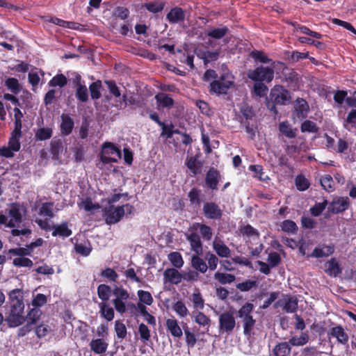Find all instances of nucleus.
<instances>
[{
	"mask_svg": "<svg viewBox=\"0 0 356 356\" xmlns=\"http://www.w3.org/2000/svg\"><path fill=\"white\" fill-rule=\"evenodd\" d=\"M24 293L20 289H15L8 293V301L6 305V316L5 321L8 327H16L22 325L26 318L24 310Z\"/></svg>",
	"mask_w": 356,
	"mask_h": 356,
	"instance_id": "obj_1",
	"label": "nucleus"
},
{
	"mask_svg": "<svg viewBox=\"0 0 356 356\" xmlns=\"http://www.w3.org/2000/svg\"><path fill=\"white\" fill-rule=\"evenodd\" d=\"M186 240L189 242L191 250L197 254L203 252L201 237L207 241H210L213 236L212 229L209 225L193 222L188 228V232L185 234Z\"/></svg>",
	"mask_w": 356,
	"mask_h": 356,
	"instance_id": "obj_2",
	"label": "nucleus"
},
{
	"mask_svg": "<svg viewBox=\"0 0 356 356\" xmlns=\"http://www.w3.org/2000/svg\"><path fill=\"white\" fill-rule=\"evenodd\" d=\"M291 96L289 90L280 85L275 86L270 90L269 98L266 99L267 108L274 114L277 113L276 105H286L289 103Z\"/></svg>",
	"mask_w": 356,
	"mask_h": 356,
	"instance_id": "obj_3",
	"label": "nucleus"
},
{
	"mask_svg": "<svg viewBox=\"0 0 356 356\" xmlns=\"http://www.w3.org/2000/svg\"><path fill=\"white\" fill-rule=\"evenodd\" d=\"M112 295L115 297L112 302L115 310L120 314H124L127 309L125 302L129 299V292L122 285L114 284Z\"/></svg>",
	"mask_w": 356,
	"mask_h": 356,
	"instance_id": "obj_4",
	"label": "nucleus"
},
{
	"mask_svg": "<svg viewBox=\"0 0 356 356\" xmlns=\"http://www.w3.org/2000/svg\"><path fill=\"white\" fill-rule=\"evenodd\" d=\"M121 155V150L112 143L106 142L102 145L100 160L104 164L118 162Z\"/></svg>",
	"mask_w": 356,
	"mask_h": 356,
	"instance_id": "obj_5",
	"label": "nucleus"
},
{
	"mask_svg": "<svg viewBox=\"0 0 356 356\" xmlns=\"http://www.w3.org/2000/svg\"><path fill=\"white\" fill-rule=\"evenodd\" d=\"M248 77L255 82L270 83L274 78V70L271 67L261 65L249 70Z\"/></svg>",
	"mask_w": 356,
	"mask_h": 356,
	"instance_id": "obj_6",
	"label": "nucleus"
},
{
	"mask_svg": "<svg viewBox=\"0 0 356 356\" xmlns=\"http://www.w3.org/2000/svg\"><path fill=\"white\" fill-rule=\"evenodd\" d=\"M104 212L106 218V223L109 225L115 224L120 221L125 214L124 207L122 206H108L104 208Z\"/></svg>",
	"mask_w": 356,
	"mask_h": 356,
	"instance_id": "obj_7",
	"label": "nucleus"
},
{
	"mask_svg": "<svg viewBox=\"0 0 356 356\" xmlns=\"http://www.w3.org/2000/svg\"><path fill=\"white\" fill-rule=\"evenodd\" d=\"M232 80L225 79V75H222L218 80H213L209 85V92L217 95H226L228 90L234 86Z\"/></svg>",
	"mask_w": 356,
	"mask_h": 356,
	"instance_id": "obj_8",
	"label": "nucleus"
},
{
	"mask_svg": "<svg viewBox=\"0 0 356 356\" xmlns=\"http://www.w3.org/2000/svg\"><path fill=\"white\" fill-rule=\"evenodd\" d=\"M202 213L207 219L220 220L223 215V211L218 204L214 202H206L203 204Z\"/></svg>",
	"mask_w": 356,
	"mask_h": 356,
	"instance_id": "obj_9",
	"label": "nucleus"
},
{
	"mask_svg": "<svg viewBox=\"0 0 356 356\" xmlns=\"http://www.w3.org/2000/svg\"><path fill=\"white\" fill-rule=\"evenodd\" d=\"M235 325V318L231 313L225 312L219 316V329L220 332L230 334L234 330Z\"/></svg>",
	"mask_w": 356,
	"mask_h": 356,
	"instance_id": "obj_10",
	"label": "nucleus"
},
{
	"mask_svg": "<svg viewBox=\"0 0 356 356\" xmlns=\"http://www.w3.org/2000/svg\"><path fill=\"white\" fill-rule=\"evenodd\" d=\"M293 118L302 120L307 117L309 106L307 102L302 98H298L293 103Z\"/></svg>",
	"mask_w": 356,
	"mask_h": 356,
	"instance_id": "obj_11",
	"label": "nucleus"
},
{
	"mask_svg": "<svg viewBox=\"0 0 356 356\" xmlns=\"http://www.w3.org/2000/svg\"><path fill=\"white\" fill-rule=\"evenodd\" d=\"M350 202L348 197H339L334 199L329 205V211L334 213L338 214L344 212L350 207Z\"/></svg>",
	"mask_w": 356,
	"mask_h": 356,
	"instance_id": "obj_12",
	"label": "nucleus"
},
{
	"mask_svg": "<svg viewBox=\"0 0 356 356\" xmlns=\"http://www.w3.org/2000/svg\"><path fill=\"white\" fill-rule=\"evenodd\" d=\"M221 179L220 172L211 167L209 169L205 177V184L207 188L213 191L218 189V184Z\"/></svg>",
	"mask_w": 356,
	"mask_h": 356,
	"instance_id": "obj_13",
	"label": "nucleus"
},
{
	"mask_svg": "<svg viewBox=\"0 0 356 356\" xmlns=\"http://www.w3.org/2000/svg\"><path fill=\"white\" fill-rule=\"evenodd\" d=\"M166 19L171 24L183 23L185 20V12L181 8L175 6L168 13Z\"/></svg>",
	"mask_w": 356,
	"mask_h": 356,
	"instance_id": "obj_14",
	"label": "nucleus"
},
{
	"mask_svg": "<svg viewBox=\"0 0 356 356\" xmlns=\"http://www.w3.org/2000/svg\"><path fill=\"white\" fill-rule=\"evenodd\" d=\"M198 155H195L187 158L186 165L191 173V176H196L202 172L203 162L198 159Z\"/></svg>",
	"mask_w": 356,
	"mask_h": 356,
	"instance_id": "obj_15",
	"label": "nucleus"
},
{
	"mask_svg": "<svg viewBox=\"0 0 356 356\" xmlns=\"http://www.w3.org/2000/svg\"><path fill=\"white\" fill-rule=\"evenodd\" d=\"M61 122L60 125V131L63 136H69L72 134L74 127V120L69 114H62L60 116Z\"/></svg>",
	"mask_w": 356,
	"mask_h": 356,
	"instance_id": "obj_16",
	"label": "nucleus"
},
{
	"mask_svg": "<svg viewBox=\"0 0 356 356\" xmlns=\"http://www.w3.org/2000/svg\"><path fill=\"white\" fill-rule=\"evenodd\" d=\"M53 236H59L63 238H67L72 234V231L69 228L68 222L65 221L58 225H54L52 227Z\"/></svg>",
	"mask_w": 356,
	"mask_h": 356,
	"instance_id": "obj_17",
	"label": "nucleus"
},
{
	"mask_svg": "<svg viewBox=\"0 0 356 356\" xmlns=\"http://www.w3.org/2000/svg\"><path fill=\"white\" fill-rule=\"evenodd\" d=\"M325 272L332 277H337L342 273V268L335 257L331 258L325 264Z\"/></svg>",
	"mask_w": 356,
	"mask_h": 356,
	"instance_id": "obj_18",
	"label": "nucleus"
},
{
	"mask_svg": "<svg viewBox=\"0 0 356 356\" xmlns=\"http://www.w3.org/2000/svg\"><path fill=\"white\" fill-rule=\"evenodd\" d=\"M334 252V245L333 244L323 245L322 247H316L314 249L310 257L314 258L327 257L332 254Z\"/></svg>",
	"mask_w": 356,
	"mask_h": 356,
	"instance_id": "obj_19",
	"label": "nucleus"
},
{
	"mask_svg": "<svg viewBox=\"0 0 356 356\" xmlns=\"http://www.w3.org/2000/svg\"><path fill=\"white\" fill-rule=\"evenodd\" d=\"M164 280L171 284H178L182 281V273H180L176 268H169L163 273Z\"/></svg>",
	"mask_w": 356,
	"mask_h": 356,
	"instance_id": "obj_20",
	"label": "nucleus"
},
{
	"mask_svg": "<svg viewBox=\"0 0 356 356\" xmlns=\"http://www.w3.org/2000/svg\"><path fill=\"white\" fill-rule=\"evenodd\" d=\"M200 255L195 253L192 256L191 265L197 272L205 273L208 270V266L203 259L200 257Z\"/></svg>",
	"mask_w": 356,
	"mask_h": 356,
	"instance_id": "obj_21",
	"label": "nucleus"
},
{
	"mask_svg": "<svg viewBox=\"0 0 356 356\" xmlns=\"http://www.w3.org/2000/svg\"><path fill=\"white\" fill-rule=\"evenodd\" d=\"M167 330L175 338H180L182 334V330L178 324V321L175 318H168L166 320Z\"/></svg>",
	"mask_w": 356,
	"mask_h": 356,
	"instance_id": "obj_22",
	"label": "nucleus"
},
{
	"mask_svg": "<svg viewBox=\"0 0 356 356\" xmlns=\"http://www.w3.org/2000/svg\"><path fill=\"white\" fill-rule=\"evenodd\" d=\"M278 128L279 131L286 138L291 139L296 137L298 129L293 128L287 121L281 122Z\"/></svg>",
	"mask_w": 356,
	"mask_h": 356,
	"instance_id": "obj_23",
	"label": "nucleus"
},
{
	"mask_svg": "<svg viewBox=\"0 0 356 356\" xmlns=\"http://www.w3.org/2000/svg\"><path fill=\"white\" fill-rule=\"evenodd\" d=\"M193 318L195 323L202 327H206L207 331H209V327L211 325V319L206 314L200 311L193 312Z\"/></svg>",
	"mask_w": 356,
	"mask_h": 356,
	"instance_id": "obj_24",
	"label": "nucleus"
},
{
	"mask_svg": "<svg viewBox=\"0 0 356 356\" xmlns=\"http://www.w3.org/2000/svg\"><path fill=\"white\" fill-rule=\"evenodd\" d=\"M330 334L332 337L337 338L338 342L342 344H346L349 339L348 335L340 325L333 327L331 329Z\"/></svg>",
	"mask_w": 356,
	"mask_h": 356,
	"instance_id": "obj_25",
	"label": "nucleus"
},
{
	"mask_svg": "<svg viewBox=\"0 0 356 356\" xmlns=\"http://www.w3.org/2000/svg\"><path fill=\"white\" fill-rule=\"evenodd\" d=\"M108 346L103 339H92L90 343L91 350L96 354L105 353Z\"/></svg>",
	"mask_w": 356,
	"mask_h": 356,
	"instance_id": "obj_26",
	"label": "nucleus"
},
{
	"mask_svg": "<svg viewBox=\"0 0 356 356\" xmlns=\"http://www.w3.org/2000/svg\"><path fill=\"white\" fill-rule=\"evenodd\" d=\"M229 29L226 26H222L220 27L213 28L209 30L207 35L214 40H220L223 38L228 33Z\"/></svg>",
	"mask_w": 356,
	"mask_h": 356,
	"instance_id": "obj_27",
	"label": "nucleus"
},
{
	"mask_svg": "<svg viewBox=\"0 0 356 356\" xmlns=\"http://www.w3.org/2000/svg\"><path fill=\"white\" fill-rule=\"evenodd\" d=\"M50 152L52 155V159L58 160L60 158V154L63 152V145L60 139H54L51 141Z\"/></svg>",
	"mask_w": 356,
	"mask_h": 356,
	"instance_id": "obj_28",
	"label": "nucleus"
},
{
	"mask_svg": "<svg viewBox=\"0 0 356 356\" xmlns=\"http://www.w3.org/2000/svg\"><path fill=\"white\" fill-rule=\"evenodd\" d=\"M213 249L220 257L228 258L231 255L230 249L221 241H213Z\"/></svg>",
	"mask_w": 356,
	"mask_h": 356,
	"instance_id": "obj_29",
	"label": "nucleus"
},
{
	"mask_svg": "<svg viewBox=\"0 0 356 356\" xmlns=\"http://www.w3.org/2000/svg\"><path fill=\"white\" fill-rule=\"evenodd\" d=\"M113 286L106 284H101L97 286V295L99 299L105 302L108 301L112 294Z\"/></svg>",
	"mask_w": 356,
	"mask_h": 356,
	"instance_id": "obj_30",
	"label": "nucleus"
},
{
	"mask_svg": "<svg viewBox=\"0 0 356 356\" xmlns=\"http://www.w3.org/2000/svg\"><path fill=\"white\" fill-rule=\"evenodd\" d=\"M165 5V1L155 0L154 1L145 3L142 6L145 8L150 13H157L163 10Z\"/></svg>",
	"mask_w": 356,
	"mask_h": 356,
	"instance_id": "obj_31",
	"label": "nucleus"
},
{
	"mask_svg": "<svg viewBox=\"0 0 356 356\" xmlns=\"http://www.w3.org/2000/svg\"><path fill=\"white\" fill-rule=\"evenodd\" d=\"M99 307L100 309L99 313L102 317L104 318L108 321H111L114 318V309L107 303L100 302L99 303Z\"/></svg>",
	"mask_w": 356,
	"mask_h": 356,
	"instance_id": "obj_32",
	"label": "nucleus"
},
{
	"mask_svg": "<svg viewBox=\"0 0 356 356\" xmlns=\"http://www.w3.org/2000/svg\"><path fill=\"white\" fill-rule=\"evenodd\" d=\"M291 346L287 342L278 343L273 350L275 356H288L291 353Z\"/></svg>",
	"mask_w": 356,
	"mask_h": 356,
	"instance_id": "obj_33",
	"label": "nucleus"
},
{
	"mask_svg": "<svg viewBox=\"0 0 356 356\" xmlns=\"http://www.w3.org/2000/svg\"><path fill=\"white\" fill-rule=\"evenodd\" d=\"M283 308L288 313L295 312L298 309V299L295 296H287L284 299Z\"/></svg>",
	"mask_w": 356,
	"mask_h": 356,
	"instance_id": "obj_34",
	"label": "nucleus"
},
{
	"mask_svg": "<svg viewBox=\"0 0 356 356\" xmlns=\"http://www.w3.org/2000/svg\"><path fill=\"white\" fill-rule=\"evenodd\" d=\"M42 311L39 308L33 307V308L29 311L27 315L25 316V318L27 320V323H31V325H33L40 319Z\"/></svg>",
	"mask_w": 356,
	"mask_h": 356,
	"instance_id": "obj_35",
	"label": "nucleus"
},
{
	"mask_svg": "<svg viewBox=\"0 0 356 356\" xmlns=\"http://www.w3.org/2000/svg\"><path fill=\"white\" fill-rule=\"evenodd\" d=\"M155 99L163 107H171L174 104V100L168 94L159 93L155 96Z\"/></svg>",
	"mask_w": 356,
	"mask_h": 356,
	"instance_id": "obj_36",
	"label": "nucleus"
},
{
	"mask_svg": "<svg viewBox=\"0 0 356 356\" xmlns=\"http://www.w3.org/2000/svg\"><path fill=\"white\" fill-rule=\"evenodd\" d=\"M242 321L243 324V334L247 337H250L253 334V329L254 327L256 321L253 317H248L243 319Z\"/></svg>",
	"mask_w": 356,
	"mask_h": 356,
	"instance_id": "obj_37",
	"label": "nucleus"
},
{
	"mask_svg": "<svg viewBox=\"0 0 356 356\" xmlns=\"http://www.w3.org/2000/svg\"><path fill=\"white\" fill-rule=\"evenodd\" d=\"M75 96L81 102H86L88 100V88L84 84H79L76 87Z\"/></svg>",
	"mask_w": 356,
	"mask_h": 356,
	"instance_id": "obj_38",
	"label": "nucleus"
},
{
	"mask_svg": "<svg viewBox=\"0 0 356 356\" xmlns=\"http://www.w3.org/2000/svg\"><path fill=\"white\" fill-rule=\"evenodd\" d=\"M168 259L176 268H181L184 263L181 254L178 252H170L168 254Z\"/></svg>",
	"mask_w": 356,
	"mask_h": 356,
	"instance_id": "obj_39",
	"label": "nucleus"
},
{
	"mask_svg": "<svg viewBox=\"0 0 356 356\" xmlns=\"http://www.w3.org/2000/svg\"><path fill=\"white\" fill-rule=\"evenodd\" d=\"M102 84L101 81L92 82L89 86L90 96L92 99H98L101 97V89Z\"/></svg>",
	"mask_w": 356,
	"mask_h": 356,
	"instance_id": "obj_40",
	"label": "nucleus"
},
{
	"mask_svg": "<svg viewBox=\"0 0 356 356\" xmlns=\"http://www.w3.org/2000/svg\"><path fill=\"white\" fill-rule=\"evenodd\" d=\"M254 309L253 304L250 302H246L244 305H243L239 310L238 311V317L240 318L245 319L248 317H253L251 315Z\"/></svg>",
	"mask_w": 356,
	"mask_h": 356,
	"instance_id": "obj_41",
	"label": "nucleus"
},
{
	"mask_svg": "<svg viewBox=\"0 0 356 356\" xmlns=\"http://www.w3.org/2000/svg\"><path fill=\"white\" fill-rule=\"evenodd\" d=\"M214 278L222 284H230L233 282L236 277L232 274L216 272L214 274Z\"/></svg>",
	"mask_w": 356,
	"mask_h": 356,
	"instance_id": "obj_42",
	"label": "nucleus"
},
{
	"mask_svg": "<svg viewBox=\"0 0 356 356\" xmlns=\"http://www.w3.org/2000/svg\"><path fill=\"white\" fill-rule=\"evenodd\" d=\"M321 185L327 192H332L334 190V181L330 175L321 177Z\"/></svg>",
	"mask_w": 356,
	"mask_h": 356,
	"instance_id": "obj_43",
	"label": "nucleus"
},
{
	"mask_svg": "<svg viewBox=\"0 0 356 356\" xmlns=\"http://www.w3.org/2000/svg\"><path fill=\"white\" fill-rule=\"evenodd\" d=\"M67 83L66 76L63 74H58L54 76L49 82V85L51 87L59 86L64 87Z\"/></svg>",
	"mask_w": 356,
	"mask_h": 356,
	"instance_id": "obj_44",
	"label": "nucleus"
},
{
	"mask_svg": "<svg viewBox=\"0 0 356 356\" xmlns=\"http://www.w3.org/2000/svg\"><path fill=\"white\" fill-rule=\"evenodd\" d=\"M52 129L49 127L40 128L35 132V137L38 140H46L52 136Z\"/></svg>",
	"mask_w": 356,
	"mask_h": 356,
	"instance_id": "obj_45",
	"label": "nucleus"
},
{
	"mask_svg": "<svg viewBox=\"0 0 356 356\" xmlns=\"http://www.w3.org/2000/svg\"><path fill=\"white\" fill-rule=\"evenodd\" d=\"M219 50L207 51L203 52L201 58L203 60L204 64L207 65L210 62L217 60L219 57Z\"/></svg>",
	"mask_w": 356,
	"mask_h": 356,
	"instance_id": "obj_46",
	"label": "nucleus"
},
{
	"mask_svg": "<svg viewBox=\"0 0 356 356\" xmlns=\"http://www.w3.org/2000/svg\"><path fill=\"white\" fill-rule=\"evenodd\" d=\"M309 341V336L305 332H302L300 337L294 336L289 339V343L294 346H300L306 344Z\"/></svg>",
	"mask_w": 356,
	"mask_h": 356,
	"instance_id": "obj_47",
	"label": "nucleus"
},
{
	"mask_svg": "<svg viewBox=\"0 0 356 356\" xmlns=\"http://www.w3.org/2000/svg\"><path fill=\"white\" fill-rule=\"evenodd\" d=\"M5 85L13 93L17 95L20 91V86L16 78L10 77L5 81Z\"/></svg>",
	"mask_w": 356,
	"mask_h": 356,
	"instance_id": "obj_48",
	"label": "nucleus"
},
{
	"mask_svg": "<svg viewBox=\"0 0 356 356\" xmlns=\"http://www.w3.org/2000/svg\"><path fill=\"white\" fill-rule=\"evenodd\" d=\"M54 202H44L42 204L41 207L39 209V214L40 216H47L49 218L54 216L53 213Z\"/></svg>",
	"mask_w": 356,
	"mask_h": 356,
	"instance_id": "obj_49",
	"label": "nucleus"
},
{
	"mask_svg": "<svg viewBox=\"0 0 356 356\" xmlns=\"http://www.w3.org/2000/svg\"><path fill=\"white\" fill-rule=\"evenodd\" d=\"M300 130L302 133H316L318 131V127L316 124L311 120H305L300 126Z\"/></svg>",
	"mask_w": 356,
	"mask_h": 356,
	"instance_id": "obj_50",
	"label": "nucleus"
},
{
	"mask_svg": "<svg viewBox=\"0 0 356 356\" xmlns=\"http://www.w3.org/2000/svg\"><path fill=\"white\" fill-rule=\"evenodd\" d=\"M249 170L254 172V177H257L261 181H266L269 179L268 175H265L263 171V167L260 165H251L249 166Z\"/></svg>",
	"mask_w": 356,
	"mask_h": 356,
	"instance_id": "obj_51",
	"label": "nucleus"
},
{
	"mask_svg": "<svg viewBox=\"0 0 356 356\" xmlns=\"http://www.w3.org/2000/svg\"><path fill=\"white\" fill-rule=\"evenodd\" d=\"M173 310L180 317H185L188 314V309L186 307L185 304L181 300L177 301L172 306Z\"/></svg>",
	"mask_w": 356,
	"mask_h": 356,
	"instance_id": "obj_52",
	"label": "nucleus"
},
{
	"mask_svg": "<svg viewBox=\"0 0 356 356\" xmlns=\"http://www.w3.org/2000/svg\"><path fill=\"white\" fill-rule=\"evenodd\" d=\"M327 201L324 200L322 202L316 203L310 208V213L313 216H319L327 206Z\"/></svg>",
	"mask_w": 356,
	"mask_h": 356,
	"instance_id": "obj_53",
	"label": "nucleus"
},
{
	"mask_svg": "<svg viewBox=\"0 0 356 356\" xmlns=\"http://www.w3.org/2000/svg\"><path fill=\"white\" fill-rule=\"evenodd\" d=\"M250 56L256 61H259L261 63H268L272 62V59L269 58L263 51L254 50L250 54Z\"/></svg>",
	"mask_w": 356,
	"mask_h": 356,
	"instance_id": "obj_54",
	"label": "nucleus"
},
{
	"mask_svg": "<svg viewBox=\"0 0 356 356\" xmlns=\"http://www.w3.org/2000/svg\"><path fill=\"white\" fill-rule=\"evenodd\" d=\"M296 188L300 191H306L309 187V182L303 175H298L295 179Z\"/></svg>",
	"mask_w": 356,
	"mask_h": 356,
	"instance_id": "obj_55",
	"label": "nucleus"
},
{
	"mask_svg": "<svg viewBox=\"0 0 356 356\" xmlns=\"http://www.w3.org/2000/svg\"><path fill=\"white\" fill-rule=\"evenodd\" d=\"M75 251L77 254L83 257H88L92 252V247L90 243L86 245L83 243H76L74 245Z\"/></svg>",
	"mask_w": 356,
	"mask_h": 356,
	"instance_id": "obj_56",
	"label": "nucleus"
},
{
	"mask_svg": "<svg viewBox=\"0 0 356 356\" xmlns=\"http://www.w3.org/2000/svg\"><path fill=\"white\" fill-rule=\"evenodd\" d=\"M101 276L111 282H116L119 275L115 270L111 268H106L101 272Z\"/></svg>",
	"mask_w": 356,
	"mask_h": 356,
	"instance_id": "obj_57",
	"label": "nucleus"
},
{
	"mask_svg": "<svg viewBox=\"0 0 356 356\" xmlns=\"http://www.w3.org/2000/svg\"><path fill=\"white\" fill-rule=\"evenodd\" d=\"M201 191L197 188H193L188 193V197L191 204L200 205Z\"/></svg>",
	"mask_w": 356,
	"mask_h": 356,
	"instance_id": "obj_58",
	"label": "nucleus"
},
{
	"mask_svg": "<svg viewBox=\"0 0 356 356\" xmlns=\"http://www.w3.org/2000/svg\"><path fill=\"white\" fill-rule=\"evenodd\" d=\"M192 302L193 307L195 309H203L204 307V300L202 298V294L200 292L193 293L192 294Z\"/></svg>",
	"mask_w": 356,
	"mask_h": 356,
	"instance_id": "obj_59",
	"label": "nucleus"
},
{
	"mask_svg": "<svg viewBox=\"0 0 356 356\" xmlns=\"http://www.w3.org/2000/svg\"><path fill=\"white\" fill-rule=\"evenodd\" d=\"M137 293L140 302L147 305H151L152 304L153 298L149 291L139 290Z\"/></svg>",
	"mask_w": 356,
	"mask_h": 356,
	"instance_id": "obj_60",
	"label": "nucleus"
},
{
	"mask_svg": "<svg viewBox=\"0 0 356 356\" xmlns=\"http://www.w3.org/2000/svg\"><path fill=\"white\" fill-rule=\"evenodd\" d=\"M281 229L287 233H294L298 230L296 222L291 220H285L281 224Z\"/></svg>",
	"mask_w": 356,
	"mask_h": 356,
	"instance_id": "obj_61",
	"label": "nucleus"
},
{
	"mask_svg": "<svg viewBox=\"0 0 356 356\" xmlns=\"http://www.w3.org/2000/svg\"><path fill=\"white\" fill-rule=\"evenodd\" d=\"M257 282L255 280H246L245 282L238 283L236 285V289L241 291L246 292L251 290L253 287L257 286Z\"/></svg>",
	"mask_w": 356,
	"mask_h": 356,
	"instance_id": "obj_62",
	"label": "nucleus"
},
{
	"mask_svg": "<svg viewBox=\"0 0 356 356\" xmlns=\"http://www.w3.org/2000/svg\"><path fill=\"white\" fill-rule=\"evenodd\" d=\"M268 90V87L264 83L255 82L253 92L257 96L263 97L266 95Z\"/></svg>",
	"mask_w": 356,
	"mask_h": 356,
	"instance_id": "obj_63",
	"label": "nucleus"
},
{
	"mask_svg": "<svg viewBox=\"0 0 356 356\" xmlns=\"http://www.w3.org/2000/svg\"><path fill=\"white\" fill-rule=\"evenodd\" d=\"M47 302V296L42 293H38L33 296V298L31 301V305L33 307L40 309V307L44 305Z\"/></svg>",
	"mask_w": 356,
	"mask_h": 356,
	"instance_id": "obj_64",
	"label": "nucleus"
}]
</instances>
